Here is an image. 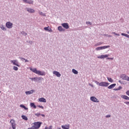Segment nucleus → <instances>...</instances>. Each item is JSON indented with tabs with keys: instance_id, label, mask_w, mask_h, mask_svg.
Returning <instances> with one entry per match:
<instances>
[{
	"instance_id": "obj_18",
	"label": "nucleus",
	"mask_w": 129,
	"mask_h": 129,
	"mask_svg": "<svg viewBox=\"0 0 129 129\" xmlns=\"http://www.w3.org/2000/svg\"><path fill=\"white\" fill-rule=\"evenodd\" d=\"M27 12H28V13H35V10L33 9L27 8Z\"/></svg>"
},
{
	"instance_id": "obj_48",
	"label": "nucleus",
	"mask_w": 129,
	"mask_h": 129,
	"mask_svg": "<svg viewBox=\"0 0 129 129\" xmlns=\"http://www.w3.org/2000/svg\"><path fill=\"white\" fill-rule=\"evenodd\" d=\"M127 34H129V31H127Z\"/></svg>"
},
{
	"instance_id": "obj_41",
	"label": "nucleus",
	"mask_w": 129,
	"mask_h": 129,
	"mask_svg": "<svg viewBox=\"0 0 129 129\" xmlns=\"http://www.w3.org/2000/svg\"><path fill=\"white\" fill-rule=\"evenodd\" d=\"M102 43H97L96 44V46H99V45H101Z\"/></svg>"
},
{
	"instance_id": "obj_5",
	"label": "nucleus",
	"mask_w": 129,
	"mask_h": 129,
	"mask_svg": "<svg viewBox=\"0 0 129 129\" xmlns=\"http://www.w3.org/2000/svg\"><path fill=\"white\" fill-rule=\"evenodd\" d=\"M11 63H13V65L17 66V67H21V66L19 64V61L17 60H11Z\"/></svg>"
},
{
	"instance_id": "obj_49",
	"label": "nucleus",
	"mask_w": 129,
	"mask_h": 129,
	"mask_svg": "<svg viewBox=\"0 0 129 129\" xmlns=\"http://www.w3.org/2000/svg\"><path fill=\"white\" fill-rule=\"evenodd\" d=\"M42 14V12L40 13V14Z\"/></svg>"
},
{
	"instance_id": "obj_30",
	"label": "nucleus",
	"mask_w": 129,
	"mask_h": 129,
	"mask_svg": "<svg viewBox=\"0 0 129 129\" xmlns=\"http://www.w3.org/2000/svg\"><path fill=\"white\" fill-rule=\"evenodd\" d=\"M35 115H36V116H40V115H41V114L40 113H35Z\"/></svg>"
},
{
	"instance_id": "obj_26",
	"label": "nucleus",
	"mask_w": 129,
	"mask_h": 129,
	"mask_svg": "<svg viewBox=\"0 0 129 129\" xmlns=\"http://www.w3.org/2000/svg\"><path fill=\"white\" fill-rule=\"evenodd\" d=\"M72 72L73 73H74V74H78V72L76 71L75 69H73Z\"/></svg>"
},
{
	"instance_id": "obj_9",
	"label": "nucleus",
	"mask_w": 129,
	"mask_h": 129,
	"mask_svg": "<svg viewBox=\"0 0 129 129\" xmlns=\"http://www.w3.org/2000/svg\"><path fill=\"white\" fill-rule=\"evenodd\" d=\"M90 100L93 102H99V100H98V99H97V98L94 96L91 97Z\"/></svg>"
},
{
	"instance_id": "obj_46",
	"label": "nucleus",
	"mask_w": 129,
	"mask_h": 129,
	"mask_svg": "<svg viewBox=\"0 0 129 129\" xmlns=\"http://www.w3.org/2000/svg\"><path fill=\"white\" fill-rule=\"evenodd\" d=\"M126 104H129V102H126L125 103Z\"/></svg>"
},
{
	"instance_id": "obj_50",
	"label": "nucleus",
	"mask_w": 129,
	"mask_h": 129,
	"mask_svg": "<svg viewBox=\"0 0 129 129\" xmlns=\"http://www.w3.org/2000/svg\"><path fill=\"white\" fill-rule=\"evenodd\" d=\"M1 91H0V93H1Z\"/></svg>"
},
{
	"instance_id": "obj_37",
	"label": "nucleus",
	"mask_w": 129,
	"mask_h": 129,
	"mask_svg": "<svg viewBox=\"0 0 129 129\" xmlns=\"http://www.w3.org/2000/svg\"><path fill=\"white\" fill-rule=\"evenodd\" d=\"M87 25H91V23L89 22H86Z\"/></svg>"
},
{
	"instance_id": "obj_1",
	"label": "nucleus",
	"mask_w": 129,
	"mask_h": 129,
	"mask_svg": "<svg viewBox=\"0 0 129 129\" xmlns=\"http://www.w3.org/2000/svg\"><path fill=\"white\" fill-rule=\"evenodd\" d=\"M30 70L31 71L33 72V73H35V74H37L38 75H40L41 76H44V75H46V73H45V72L38 71L36 68H34V69L31 68Z\"/></svg>"
},
{
	"instance_id": "obj_20",
	"label": "nucleus",
	"mask_w": 129,
	"mask_h": 129,
	"mask_svg": "<svg viewBox=\"0 0 129 129\" xmlns=\"http://www.w3.org/2000/svg\"><path fill=\"white\" fill-rule=\"evenodd\" d=\"M39 101L40 102H46V99L44 98H40L39 99Z\"/></svg>"
},
{
	"instance_id": "obj_12",
	"label": "nucleus",
	"mask_w": 129,
	"mask_h": 129,
	"mask_svg": "<svg viewBox=\"0 0 129 129\" xmlns=\"http://www.w3.org/2000/svg\"><path fill=\"white\" fill-rule=\"evenodd\" d=\"M30 79H31V80H32V81H35V80H41L42 79L41 78H38V77H35V78H30Z\"/></svg>"
},
{
	"instance_id": "obj_4",
	"label": "nucleus",
	"mask_w": 129,
	"mask_h": 129,
	"mask_svg": "<svg viewBox=\"0 0 129 129\" xmlns=\"http://www.w3.org/2000/svg\"><path fill=\"white\" fill-rule=\"evenodd\" d=\"M109 85V83L105 82H101L99 84V86H102L103 87H107Z\"/></svg>"
},
{
	"instance_id": "obj_17",
	"label": "nucleus",
	"mask_w": 129,
	"mask_h": 129,
	"mask_svg": "<svg viewBox=\"0 0 129 129\" xmlns=\"http://www.w3.org/2000/svg\"><path fill=\"white\" fill-rule=\"evenodd\" d=\"M121 97V98H123V99H125L126 100H129V97L126 95H122Z\"/></svg>"
},
{
	"instance_id": "obj_45",
	"label": "nucleus",
	"mask_w": 129,
	"mask_h": 129,
	"mask_svg": "<svg viewBox=\"0 0 129 129\" xmlns=\"http://www.w3.org/2000/svg\"><path fill=\"white\" fill-rule=\"evenodd\" d=\"M40 115H41V116H42L43 117H45L44 114H40Z\"/></svg>"
},
{
	"instance_id": "obj_28",
	"label": "nucleus",
	"mask_w": 129,
	"mask_h": 129,
	"mask_svg": "<svg viewBox=\"0 0 129 129\" xmlns=\"http://www.w3.org/2000/svg\"><path fill=\"white\" fill-rule=\"evenodd\" d=\"M22 118H23V119H24V120H28V117H27V116L25 115H22Z\"/></svg>"
},
{
	"instance_id": "obj_14",
	"label": "nucleus",
	"mask_w": 129,
	"mask_h": 129,
	"mask_svg": "<svg viewBox=\"0 0 129 129\" xmlns=\"http://www.w3.org/2000/svg\"><path fill=\"white\" fill-rule=\"evenodd\" d=\"M44 30H45V31H48L50 33H52V32H53V30H52V29L49 27H44Z\"/></svg>"
},
{
	"instance_id": "obj_16",
	"label": "nucleus",
	"mask_w": 129,
	"mask_h": 129,
	"mask_svg": "<svg viewBox=\"0 0 129 129\" xmlns=\"http://www.w3.org/2000/svg\"><path fill=\"white\" fill-rule=\"evenodd\" d=\"M61 127L63 129H70V125H61Z\"/></svg>"
},
{
	"instance_id": "obj_32",
	"label": "nucleus",
	"mask_w": 129,
	"mask_h": 129,
	"mask_svg": "<svg viewBox=\"0 0 129 129\" xmlns=\"http://www.w3.org/2000/svg\"><path fill=\"white\" fill-rule=\"evenodd\" d=\"M112 34H114V35H115L116 36H119V34H117L115 32H112Z\"/></svg>"
},
{
	"instance_id": "obj_13",
	"label": "nucleus",
	"mask_w": 129,
	"mask_h": 129,
	"mask_svg": "<svg viewBox=\"0 0 129 129\" xmlns=\"http://www.w3.org/2000/svg\"><path fill=\"white\" fill-rule=\"evenodd\" d=\"M61 26H62L64 29H69V25L68 23H62L61 24Z\"/></svg>"
},
{
	"instance_id": "obj_33",
	"label": "nucleus",
	"mask_w": 129,
	"mask_h": 129,
	"mask_svg": "<svg viewBox=\"0 0 129 129\" xmlns=\"http://www.w3.org/2000/svg\"><path fill=\"white\" fill-rule=\"evenodd\" d=\"M38 106V107H40V108H42V109H44V107L43 106L39 105Z\"/></svg>"
},
{
	"instance_id": "obj_27",
	"label": "nucleus",
	"mask_w": 129,
	"mask_h": 129,
	"mask_svg": "<svg viewBox=\"0 0 129 129\" xmlns=\"http://www.w3.org/2000/svg\"><path fill=\"white\" fill-rule=\"evenodd\" d=\"M121 35L122 36H124V37H126V38H129V35L128 34H125V33H121Z\"/></svg>"
},
{
	"instance_id": "obj_43",
	"label": "nucleus",
	"mask_w": 129,
	"mask_h": 129,
	"mask_svg": "<svg viewBox=\"0 0 129 129\" xmlns=\"http://www.w3.org/2000/svg\"><path fill=\"white\" fill-rule=\"evenodd\" d=\"M24 61H25V63H27V62H29V60H28L27 59L24 60Z\"/></svg>"
},
{
	"instance_id": "obj_21",
	"label": "nucleus",
	"mask_w": 129,
	"mask_h": 129,
	"mask_svg": "<svg viewBox=\"0 0 129 129\" xmlns=\"http://www.w3.org/2000/svg\"><path fill=\"white\" fill-rule=\"evenodd\" d=\"M58 31H59V32H63L64 31H65V29H63L62 26H59L58 27Z\"/></svg>"
},
{
	"instance_id": "obj_36",
	"label": "nucleus",
	"mask_w": 129,
	"mask_h": 129,
	"mask_svg": "<svg viewBox=\"0 0 129 129\" xmlns=\"http://www.w3.org/2000/svg\"><path fill=\"white\" fill-rule=\"evenodd\" d=\"M20 107H22V108H24V107H25V105H22V104L20 105Z\"/></svg>"
},
{
	"instance_id": "obj_29",
	"label": "nucleus",
	"mask_w": 129,
	"mask_h": 129,
	"mask_svg": "<svg viewBox=\"0 0 129 129\" xmlns=\"http://www.w3.org/2000/svg\"><path fill=\"white\" fill-rule=\"evenodd\" d=\"M13 70H15V71H18V70H19V68L16 66H14Z\"/></svg>"
},
{
	"instance_id": "obj_10",
	"label": "nucleus",
	"mask_w": 129,
	"mask_h": 129,
	"mask_svg": "<svg viewBox=\"0 0 129 129\" xmlns=\"http://www.w3.org/2000/svg\"><path fill=\"white\" fill-rule=\"evenodd\" d=\"M109 56V54L102 55L101 56H97V58L98 59H104V58H107Z\"/></svg>"
},
{
	"instance_id": "obj_6",
	"label": "nucleus",
	"mask_w": 129,
	"mask_h": 129,
	"mask_svg": "<svg viewBox=\"0 0 129 129\" xmlns=\"http://www.w3.org/2000/svg\"><path fill=\"white\" fill-rule=\"evenodd\" d=\"M10 122L12 124V128L13 129H16V127L17 126V124H16V122H15V120L14 119H12L10 121Z\"/></svg>"
},
{
	"instance_id": "obj_42",
	"label": "nucleus",
	"mask_w": 129,
	"mask_h": 129,
	"mask_svg": "<svg viewBox=\"0 0 129 129\" xmlns=\"http://www.w3.org/2000/svg\"><path fill=\"white\" fill-rule=\"evenodd\" d=\"M28 129H34V128L33 127V126H32L31 127L28 128Z\"/></svg>"
},
{
	"instance_id": "obj_22",
	"label": "nucleus",
	"mask_w": 129,
	"mask_h": 129,
	"mask_svg": "<svg viewBox=\"0 0 129 129\" xmlns=\"http://www.w3.org/2000/svg\"><path fill=\"white\" fill-rule=\"evenodd\" d=\"M30 106L31 107H33V108H37V106H36V105H35V103H30Z\"/></svg>"
},
{
	"instance_id": "obj_35",
	"label": "nucleus",
	"mask_w": 129,
	"mask_h": 129,
	"mask_svg": "<svg viewBox=\"0 0 129 129\" xmlns=\"http://www.w3.org/2000/svg\"><path fill=\"white\" fill-rule=\"evenodd\" d=\"M20 59L22 60V61H25V60H26V59H25V58H24V57H20Z\"/></svg>"
},
{
	"instance_id": "obj_3",
	"label": "nucleus",
	"mask_w": 129,
	"mask_h": 129,
	"mask_svg": "<svg viewBox=\"0 0 129 129\" xmlns=\"http://www.w3.org/2000/svg\"><path fill=\"white\" fill-rule=\"evenodd\" d=\"M110 47V45L100 46V47L96 48V50L100 51V50H104L105 49H107V48H109Z\"/></svg>"
},
{
	"instance_id": "obj_19",
	"label": "nucleus",
	"mask_w": 129,
	"mask_h": 129,
	"mask_svg": "<svg viewBox=\"0 0 129 129\" xmlns=\"http://www.w3.org/2000/svg\"><path fill=\"white\" fill-rule=\"evenodd\" d=\"M116 85V84H113L108 87V89H112Z\"/></svg>"
},
{
	"instance_id": "obj_15",
	"label": "nucleus",
	"mask_w": 129,
	"mask_h": 129,
	"mask_svg": "<svg viewBox=\"0 0 129 129\" xmlns=\"http://www.w3.org/2000/svg\"><path fill=\"white\" fill-rule=\"evenodd\" d=\"M34 92H35V90H31L30 91H26L25 92V93H26V94H27L28 95L29 94H33V93H34Z\"/></svg>"
},
{
	"instance_id": "obj_40",
	"label": "nucleus",
	"mask_w": 129,
	"mask_h": 129,
	"mask_svg": "<svg viewBox=\"0 0 129 129\" xmlns=\"http://www.w3.org/2000/svg\"><path fill=\"white\" fill-rule=\"evenodd\" d=\"M23 2H24V3H26L27 4L28 0H23Z\"/></svg>"
},
{
	"instance_id": "obj_25",
	"label": "nucleus",
	"mask_w": 129,
	"mask_h": 129,
	"mask_svg": "<svg viewBox=\"0 0 129 129\" xmlns=\"http://www.w3.org/2000/svg\"><path fill=\"white\" fill-rule=\"evenodd\" d=\"M1 29H2V30H3V31H6L7 29H6V28H5V26L4 25H1L0 26Z\"/></svg>"
},
{
	"instance_id": "obj_31",
	"label": "nucleus",
	"mask_w": 129,
	"mask_h": 129,
	"mask_svg": "<svg viewBox=\"0 0 129 129\" xmlns=\"http://www.w3.org/2000/svg\"><path fill=\"white\" fill-rule=\"evenodd\" d=\"M122 87L121 86L118 87L117 89H116V90H120V89H122Z\"/></svg>"
},
{
	"instance_id": "obj_38",
	"label": "nucleus",
	"mask_w": 129,
	"mask_h": 129,
	"mask_svg": "<svg viewBox=\"0 0 129 129\" xmlns=\"http://www.w3.org/2000/svg\"><path fill=\"white\" fill-rule=\"evenodd\" d=\"M107 60H110V59L112 60V59H113V58L107 57Z\"/></svg>"
},
{
	"instance_id": "obj_47",
	"label": "nucleus",
	"mask_w": 129,
	"mask_h": 129,
	"mask_svg": "<svg viewBox=\"0 0 129 129\" xmlns=\"http://www.w3.org/2000/svg\"><path fill=\"white\" fill-rule=\"evenodd\" d=\"M57 129H61L60 127H57Z\"/></svg>"
},
{
	"instance_id": "obj_8",
	"label": "nucleus",
	"mask_w": 129,
	"mask_h": 129,
	"mask_svg": "<svg viewBox=\"0 0 129 129\" xmlns=\"http://www.w3.org/2000/svg\"><path fill=\"white\" fill-rule=\"evenodd\" d=\"M6 27L8 29H12L13 28V23H11V22H8L6 23Z\"/></svg>"
},
{
	"instance_id": "obj_44",
	"label": "nucleus",
	"mask_w": 129,
	"mask_h": 129,
	"mask_svg": "<svg viewBox=\"0 0 129 129\" xmlns=\"http://www.w3.org/2000/svg\"><path fill=\"white\" fill-rule=\"evenodd\" d=\"M106 117H110V115H107Z\"/></svg>"
},
{
	"instance_id": "obj_2",
	"label": "nucleus",
	"mask_w": 129,
	"mask_h": 129,
	"mask_svg": "<svg viewBox=\"0 0 129 129\" xmlns=\"http://www.w3.org/2000/svg\"><path fill=\"white\" fill-rule=\"evenodd\" d=\"M33 127L34 129H39L40 128V127H41V124H42V122H35L34 123H33Z\"/></svg>"
},
{
	"instance_id": "obj_11",
	"label": "nucleus",
	"mask_w": 129,
	"mask_h": 129,
	"mask_svg": "<svg viewBox=\"0 0 129 129\" xmlns=\"http://www.w3.org/2000/svg\"><path fill=\"white\" fill-rule=\"evenodd\" d=\"M53 74H54V75L55 76H56L57 77H60V76H61V74H60V73H59L58 72H57L56 71H54L53 72Z\"/></svg>"
},
{
	"instance_id": "obj_34",
	"label": "nucleus",
	"mask_w": 129,
	"mask_h": 129,
	"mask_svg": "<svg viewBox=\"0 0 129 129\" xmlns=\"http://www.w3.org/2000/svg\"><path fill=\"white\" fill-rule=\"evenodd\" d=\"M95 83L97 84V85H99V82L97 81H95Z\"/></svg>"
},
{
	"instance_id": "obj_24",
	"label": "nucleus",
	"mask_w": 129,
	"mask_h": 129,
	"mask_svg": "<svg viewBox=\"0 0 129 129\" xmlns=\"http://www.w3.org/2000/svg\"><path fill=\"white\" fill-rule=\"evenodd\" d=\"M107 78L109 82H113V80H112V79H111V78L107 77Z\"/></svg>"
},
{
	"instance_id": "obj_23",
	"label": "nucleus",
	"mask_w": 129,
	"mask_h": 129,
	"mask_svg": "<svg viewBox=\"0 0 129 129\" xmlns=\"http://www.w3.org/2000/svg\"><path fill=\"white\" fill-rule=\"evenodd\" d=\"M27 4H29V5H33V4H34V1L31 0L27 1Z\"/></svg>"
},
{
	"instance_id": "obj_39",
	"label": "nucleus",
	"mask_w": 129,
	"mask_h": 129,
	"mask_svg": "<svg viewBox=\"0 0 129 129\" xmlns=\"http://www.w3.org/2000/svg\"><path fill=\"white\" fill-rule=\"evenodd\" d=\"M25 110H28V108H27L26 106H24V107L23 108Z\"/></svg>"
},
{
	"instance_id": "obj_7",
	"label": "nucleus",
	"mask_w": 129,
	"mask_h": 129,
	"mask_svg": "<svg viewBox=\"0 0 129 129\" xmlns=\"http://www.w3.org/2000/svg\"><path fill=\"white\" fill-rule=\"evenodd\" d=\"M120 77L121 78H122L123 80H126V81H129V77H127L126 75H124V74L121 75Z\"/></svg>"
}]
</instances>
